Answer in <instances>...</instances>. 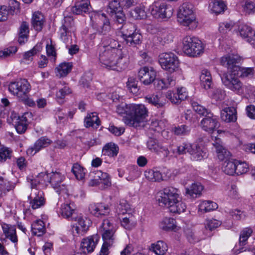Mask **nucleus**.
I'll return each instance as SVG.
<instances>
[{
	"label": "nucleus",
	"instance_id": "nucleus-50",
	"mask_svg": "<svg viewBox=\"0 0 255 255\" xmlns=\"http://www.w3.org/2000/svg\"><path fill=\"white\" fill-rule=\"evenodd\" d=\"M226 6L223 1H215L210 4L211 10L216 13L219 14L223 12Z\"/></svg>",
	"mask_w": 255,
	"mask_h": 255
},
{
	"label": "nucleus",
	"instance_id": "nucleus-59",
	"mask_svg": "<svg viewBox=\"0 0 255 255\" xmlns=\"http://www.w3.org/2000/svg\"><path fill=\"white\" fill-rule=\"evenodd\" d=\"M12 151L8 147L0 146V161L4 162L7 159H10Z\"/></svg>",
	"mask_w": 255,
	"mask_h": 255
},
{
	"label": "nucleus",
	"instance_id": "nucleus-48",
	"mask_svg": "<svg viewBox=\"0 0 255 255\" xmlns=\"http://www.w3.org/2000/svg\"><path fill=\"white\" fill-rule=\"evenodd\" d=\"M130 211V206L127 200H121L116 208V212L119 215H126Z\"/></svg>",
	"mask_w": 255,
	"mask_h": 255
},
{
	"label": "nucleus",
	"instance_id": "nucleus-63",
	"mask_svg": "<svg viewBox=\"0 0 255 255\" xmlns=\"http://www.w3.org/2000/svg\"><path fill=\"white\" fill-rule=\"evenodd\" d=\"M41 50V44H37L32 49L24 53L23 55L24 59L28 60H31L32 59V56L37 52L40 51Z\"/></svg>",
	"mask_w": 255,
	"mask_h": 255
},
{
	"label": "nucleus",
	"instance_id": "nucleus-24",
	"mask_svg": "<svg viewBox=\"0 0 255 255\" xmlns=\"http://www.w3.org/2000/svg\"><path fill=\"white\" fill-rule=\"evenodd\" d=\"M75 221H77L75 229L77 234L79 235H84L89 229L91 224L90 220L85 217L81 216H78L75 218Z\"/></svg>",
	"mask_w": 255,
	"mask_h": 255
},
{
	"label": "nucleus",
	"instance_id": "nucleus-15",
	"mask_svg": "<svg viewBox=\"0 0 255 255\" xmlns=\"http://www.w3.org/2000/svg\"><path fill=\"white\" fill-rule=\"evenodd\" d=\"M156 76V72L151 67H143L139 69L138 73L139 79L145 85L152 83L155 80Z\"/></svg>",
	"mask_w": 255,
	"mask_h": 255
},
{
	"label": "nucleus",
	"instance_id": "nucleus-57",
	"mask_svg": "<svg viewBox=\"0 0 255 255\" xmlns=\"http://www.w3.org/2000/svg\"><path fill=\"white\" fill-rule=\"evenodd\" d=\"M72 171L77 179L81 180L85 176L84 169L78 163H75L73 165Z\"/></svg>",
	"mask_w": 255,
	"mask_h": 255
},
{
	"label": "nucleus",
	"instance_id": "nucleus-53",
	"mask_svg": "<svg viewBox=\"0 0 255 255\" xmlns=\"http://www.w3.org/2000/svg\"><path fill=\"white\" fill-rule=\"evenodd\" d=\"M211 98L216 101H222L226 96L225 91L220 88H215L210 93Z\"/></svg>",
	"mask_w": 255,
	"mask_h": 255
},
{
	"label": "nucleus",
	"instance_id": "nucleus-28",
	"mask_svg": "<svg viewBox=\"0 0 255 255\" xmlns=\"http://www.w3.org/2000/svg\"><path fill=\"white\" fill-rule=\"evenodd\" d=\"M84 125L86 128H98L100 125V121L97 113L93 112L88 114L84 119Z\"/></svg>",
	"mask_w": 255,
	"mask_h": 255
},
{
	"label": "nucleus",
	"instance_id": "nucleus-19",
	"mask_svg": "<svg viewBox=\"0 0 255 255\" xmlns=\"http://www.w3.org/2000/svg\"><path fill=\"white\" fill-rule=\"evenodd\" d=\"M102 44L103 45L102 49L109 50L113 53L117 54L121 53L123 51L121 49V45L118 41L113 39L108 36H104L102 38Z\"/></svg>",
	"mask_w": 255,
	"mask_h": 255
},
{
	"label": "nucleus",
	"instance_id": "nucleus-32",
	"mask_svg": "<svg viewBox=\"0 0 255 255\" xmlns=\"http://www.w3.org/2000/svg\"><path fill=\"white\" fill-rule=\"evenodd\" d=\"M3 234L6 238H9L14 243L17 242V238L16 235V229L14 226L3 224L2 225Z\"/></svg>",
	"mask_w": 255,
	"mask_h": 255
},
{
	"label": "nucleus",
	"instance_id": "nucleus-36",
	"mask_svg": "<svg viewBox=\"0 0 255 255\" xmlns=\"http://www.w3.org/2000/svg\"><path fill=\"white\" fill-rule=\"evenodd\" d=\"M94 27L96 29L97 32L100 35H103L104 36L109 33L111 30L110 21L108 19L103 20L102 23L94 25Z\"/></svg>",
	"mask_w": 255,
	"mask_h": 255
},
{
	"label": "nucleus",
	"instance_id": "nucleus-3",
	"mask_svg": "<svg viewBox=\"0 0 255 255\" xmlns=\"http://www.w3.org/2000/svg\"><path fill=\"white\" fill-rule=\"evenodd\" d=\"M194 11L193 4L189 2L183 3L178 11V22L183 26L189 27V29H193L197 27L198 22L196 20Z\"/></svg>",
	"mask_w": 255,
	"mask_h": 255
},
{
	"label": "nucleus",
	"instance_id": "nucleus-30",
	"mask_svg": "<svg viewBox=\"0 0 255 255\" xmlns=\"http://www.w3.org/2000/svg\"><path fill=\"white\" fill-rule=\"evenodd\" d=\"M145 101L157 108H163L166 105V100L157 95L152 94L145 97Z\"/></svg>",
	"mask_w": 255,
	"mask_h": 255
},
{
	"label": "nucleus",
	"instance_id": "nucleus-41",
	"mask_svg": "<svg viewBox=\"0 0 255 255\" xmlns=\"http://www.w3.org/2000/svg\"><path fill=\"white\" fill-rule=\"evenodd\" d=\"M44 22V16L40 13H35L33 15L32 24L36 31H40L43 28Z\"/></svg>",
	"mask_w": 255,
	"mask_h": 255
},
{
	"label": "nucleus",
	"instance_id": "nucleus-61",
	"mask_svg": "<svg viewBox=\"0 0 255 255\" xmlns=\"http://www.w3.org/2000/svg\"><path fill=\"white\" fill-rule=\"evenodd\" d=\"M130 16L134 19H142L145 16V12L141 6L136 7L130 11Z\"/></svg>",
	"mask_w": 255,
	"mask_h": 255
},
{
	"label": "nucleus",
	"instance_id": "nucleus-11",
	"mask_svg": "<svg viewBox=\"0 0 255 255\" xmlns=\"http://www.w3.org/2000/svg\"><path fill=\"white\" fill-rule=\"evenodd\" d=\"M233 73H224L221 75V78L223 84L230 90L238 94L243 93L244 88L242 82L235 77Z\"/></svg>",
	"mask_w": 255,
	"mask_h": 255
},
{
	"label": "nucleus",
	"instance_id": "nucleus-42",
	"mask_svg": "<svg viewBox=\"0 0 255 255\" xmlns=\"http://www.w3.org/2000/svg\"><path fill=\"white\" fill-rule=\"evenodd\" d=\"M144 176L148 181L151 182H159L163 180L161 173L157 170H146L144 172Z\"/></svg>",
	"mask_w": 255,
	"mask_h": 255
},
{
	"label": "nucleus",
	"instance_id": "nucleus-16",
	"mask_svg": "<svg viewBox=\"0 0 255 255\" xmlns=\"http://www.w3.org/2000/svg\"><path fill=\"white\" fill-rule=\"evenodd\" d=\"M200 124L202 128L204 130L211 133L216 130L219 126V122L216 117L212 113L206 115L202 120Z\"/></svg>",
	"mask_w": 255,
	"mask_h": 255
},
{
	"label": "nucleus",
	"instance_id": "nucleus-34",
	"mask_svg": "<svg viewBox=\"0 0 255 255\" xmlns=\"http://www.w3.org/2000/svg\"><path fill=\"white\" fill-rule=\"evenodd\" d=\"M200 79L201 84L204 89H209L210 88L212 80L211 73L207 69L202 70Z\"/></svg>",
	"mask_w": 255,
	"mask_h": 255
},
{
	"label": "nucleus",
	"instance_id": "nucleus-22",
	"mask_svg": "<svg viewBox=\"0 0 255 255\" xmlns=\"http://www.w3.org/2000/svg\"><path fill=\"white\" fill-rule=\"evenodd\" d=\"M213 143V145L216 148L217 156L219 159L224 161L229 159L231 156L230 152L224 147L223 143L219 138H216Z\"/></svg>",
	"mask_w": 255,
	"mask_h": 255
},
{
	"label": "nucleus",
	"instance_id": "nucleus-62",
	"mask_svg": "<svg viewBox=\"0 0 255 255\" xmlns=\"http://www.w3.org/2000/svg\"><path fill=\"white\" fill-rule=\"evenodd\" d=\"M191 105L195 112L199 115L206 116L210 113L208 112V110L206 108L200 105L197 102L192 101Z\"/></svg>",
	"mask_w": 255,
	"mask_h": 255
},
{
	"label": "nucleus",
	"instance_id": "nucleus-47",
	"mask_svg": "<svg viewBox=\"0 0 255 255\" xmlns=\"http://www.w3.org/2000/svg\"><path fill=\"white\" fill-rule=\"evenodd\" d=\"M222 170L226 174L233 175L236 172V160L230 161L228 159L225 160Z\"/></svg>",
	"mask_w": 255,
	"mask_h": 255
},
{
	"label": "nucleus",
	"instance_id": "nucleus-35",
	"mask_svg": "<svg viewBox=\"0 0 255 255\" xmlns=\"http://www.w3.org/2000/svg\"><path fill=\"white\" fill-rule=\"evenodd\" d=\"M119 151V147L113 142L107 143L103 148L102 153L103 155L109 157H115Z\"/></svg>",
	"mask_w": 255,
	"mask_h": 255
},
{
	"label": "nucleus",
	"instance_id": "nucleus-7",
	"mask_svg": "<svg viewBox=\"0 0 255 255\" xmlns=\"http://www.w3.org/2000/svg\"><path fill=\"white\" fill-rule=\"evenodd\" d=\"M8 89L10 92L16 95L20 100L26 99V95L29 92L31 86L27 80L21 79L10 83Z\"/></svg>",
	"mask_w": 255,
	"mask_h": 255
},
{
	"label": "nucleus",
	"instance_id": "nucleus-6",
	"mask_svg": "<svg viewBox=\"0 0 255 255\" xmlns=\"http://www.w3.org/2000/svg\"><path fill=\"white\" fill-rule=\"evenodd\" d=\"M159 63L164 70L169 73L178 70L179 62L178 57L172 52H165L159 55Z\"/></svg>",
	"mask_w": 255,
	"mask_h": 255
},
{
	"label": "nucleus",
	"instance_id": "nucleus-21",
	"mask_svg": "<svg viewBox=\"0 0 255 255\" xmlns=\"http://www.w3.org/2000/svg\"><path fill=\"white\" fill-rule=\"evenodd\" d=\"M147 146L149 150L156 152L160 156L166 157L169 153L168 149L159 145L155 139L150 138L147 141Z\"/></svg>",
	"mask_w": 255,
	"mask_h": 255
},
{
	"label": "nucleus",
	"instance_id": "nucleus-2",
	"mask_svg": "<svg viewBox=\"0 0 255 255\" xmlns=\"http://www.w3.org/2000/svg\"><path fill=\"white\" fill-rule=\"evenodd\" d=\"M129 108V117L123 119L125 124L136 128L143 126L148 116V110L145 106L143 104H131Z\"/></svg>",
	"mask_w": 255,
	"mask_h": 255
},
{
	"label": "nucleus",
	"instance_id": "nucleus-8",
	"mask_svg": "<svg viewBox=\"0 0 255 255\" xmlns=\"http://www.w3.org/2000/svg\"><path fill=\"white\" fill-rule=\"evenodd\" d=\"M116 230L114 224L109 219L103 220L99 228V232L101 234L104 242L109 245H113L116 240Z\"/></svg>",
	"mask_w": 255,
	"mask_h": 255
},
{
	"label": "nucleus",
	"instance_id": "nucleus-37",
	"mask_svg": "<svg viewBox=\"0 0 255 255\" xmlns=\"http://www.w3.org/2000/svg\"><path fill=\"white\" fill-rule=\"evenodd\" d=\"M29 34L28 24L25 21L22 22L19 27L18 33V42L20 44H24L27 40Z\"/></svg>",
	"mask_w": 255,
	"mask_h": 255
},
{
	"label": "nucleus",
	"instance_id": "nucleus-49",
	"mask_svg": "<svg viewBox=\"0 0 255 255\" xmlns=\"http://www.w3.org/2000/svg\"><path fill=\"white\" fill-rule=\"evenodd\" d=\"M217 208L218 205L216 203L210 201H205L199 205V210L201 212H207L216 209Z\"/></svg>",
	"mask_w": 255,
	"mask_h": 255
},
{
	"label": "nucleus",
	"instance_id": "nucleus-17",
	"mask_svg": "<svg viewBox=\"0 0 255 255\" xmlns=\"http://www.w3.org/2000/svg\"><path fill=\"white\" fill-rule=\"evenodd\" d=\"M97 235L89 236L82 240L81 243L80 249L84 254L93 252L98 242Z\"/></svg>",
	"mask_w": 255,
	"mask_h": 255
},
{
	"label": "nucleus",
	"instance_id": "nucleus-26",
	"mask_svg": "<svg viewBox=\"0 0 255 255\" xmlns=\"http://www.w3.org/2000/svg\"><path fill=\"white\" fill-rule=\"evenodd\" d=\"M237 113L234 107H226L221 111V118L226 123L235 122L237 119Z\"/></svg>",
	"mask_w": 255,
	"mask_h": 255
},
{
	"label": "nucleus",
	"instance_id": "nucleus-18",
	"mask_svg": "<svg viewBox=\"0 0 255 255\" xmlns=\"http://www.w3.org/2000/svg\"><path fill=\"white\" fill-rule=\"evenodd\" d=\"M91 214L97 217L107 216L110 212V209L108 205L102 203H92L89 206Z\"/></svg>",
	"mask_w": 255,
	"mask_h": 255
},
{
	"label": "nucleus",
	"instance_id": "nucleus-25",
	"mask_svg": "<svg viewBox=\"0 0 255 255\" xmlns=\"http://www.w3.org/2000/svg\"><path fill=\"white\" fill-rule=\"evenodd\" d=\"M238 59L236 56L233 55H228L223 56L220 60L221 64L227 67L230 72L233 73L234 75L238 74L235 71L236 67H239L236 65Z\"/></svg>",
	"mask_w": 255,
	"mask_h": 255
},
{
	"label": "nucleus",
	"instance_id": "nucleus-13",
	"mask_svg": "<svg viewBox=\"0 0 255 255\" xmlns=\"http://www.w3.org/2000/svg\"><path fill=\"white\" fill-rule=\"evenodd\" d=\"M75 30L73 20L69 17H65L61 26L59 30L60 39L66 43L71 36L72 32Z\"/></svg>",
	"mask_w": 255,
	"mask_h": 255
},
{
	"label": "nucleus",
	"instance_id": "nucleus-27",
	"mask_svg": "<svg viewBox=\"0 0 255 255\" xmlns=\"http://www.w3.org/2000/svg\"><path fill=\"white\" fill-rule=\"evenodd\" d=\"M91 5L88 0H82L76 2L72 7V12L76 14H80L86 13L90 9Z\"/></svg>",
	"mask_w": 255,
	"mask_h": 255
},
{
	"label": "nucleus",
	"instance_id": "nucleus-39",
	"mask_svg": "<svg viewBox=\"0 0 255 255\" xmlns=\"http://www.w3.org/2000/svg\"><path fill=\"white\" fill-rule=\"evenodd\" d=\"M189 154L191 158L195 160H200L206 155V153L197 144H192V149L190 150Z\"/></svg>",
	"mask_w": 255,
	"mask_h": 255
},
{
	"label": "nucleus",
	"instance_id": "nucleus-31",
	"mask_svg": "<svg viewBox=\"0 0 255 255\" xmlns=\"http://www.w3.org/2000/svg\"><path fill=\"white\" fill-rule=\"evenodd\" d=\"M203 186L199 182L193 183L189 187L186 188V194L192 198H197L201 194Z\"/></svg>",
	"mask_w": 255,
	"mask_h": 255
},
{
	"label": "nucleus",
	"instance_id": "nucleus-9",
	"mask_svg": "<svg viewBox=\"0 0 255 255\" xmlns=\"http://www.w3.org/2000/svg\"><path fill=\"white\" fill-rule=\"evenodd\" d=\"M36 182H37L36 179L32 180V190L30 194L28 197L30 206L33 210L43 207L45 203L44 193L42 191L39 190L36 188V184L35 183Z\"/></svg>",
	"mask_w": 255,
	"mask_h": 255
},
{
	"label": "nucleus",
	"instance_id": "nucleus-64",
	"mask_svg": "<svg viewBox=\"0 0 255 255\" xmlns=\"http://www.w3.org/2000/svg\"><path fill=\"white\" fill-rule=\"evenodd\" d=\"M222 224V222L214 219L207 220L205 222V228L210 231H212L218 227Z\"/></svg>",
	"mask_w": 255,
	"mask_h": 255
},
{
	"label": "nucleus",
	"instance_id": "nucleus-1",
	"mask_svg": "<svg viewBox=\"0 0 255 255\" xmlns=\"http://www.w3.org/2000/svg\"><path fill=\"white\" fill-rule=\"evenodd\" d=\"M157 201L160 206H165L170 212L180 214L184 212L186 205L181 200L178 189L172 186L164 188L158 193Z\"/></svg>",
	"mask_w": 255,
	"mask_h": 255
},
{
	"label": "nucleus",
	"instance_id": "nucleus-51",
	"mask_svg": "<svg viewBox=\"0 0 255 255\" xmlns=\"http://www.w3.org/2000/svg\"><path fill=\"white\" fill-rule=\"evenodd\" d=\"M27 121L26 117L22 116L18 121L15 123V128L18 133L25 132L27 129Z\"/></svg>",
	"mask_w": 255,
	"mask_h": 255
},
{
	"label": "nucleus",
	"instance_id": "nucleus-10",
	"mask_svg": "<svg viewBox=\"0 0 255 255\" xmlns=\"http://www.w3.org/2000/svg\"><path fill=\"white\" fill-rule=\"evenodd\" d=\"M151 14L156 18L170 17L173 14V9L167 5L165 2L157 1L154 2L150 7Z\"/></svg>",
	"mask_w": 255,
	"mask_h": 255
},
{
	"label": "nucleus",
	"instance_id": "nucleus-12",
	"mask_svg": "<svg viewBox=\"0 0 255 255\" xmlns=\"http://www.w3.org/2000/svg\"><path fill=\"white\" fill-rule=\"evenodd\" d=\"M111 185L109 175L106 172H103L101 170L97 171L92 179L89 182L90 186H99V188L104 189Z\"/></svg>",
	"mask_w": 255,
	"mask_h": 255
},
{
	"label": "nucleus",
	"instance_id": "nucleus-52",
	"mask_svg": "<svg viewBox=\"0 0 255 255\" xmlns=\"http://www.w3.org/2000/svg\"><path fill=\"white\" fill-rule=\"evenodd\" d=\"M191 128L190 127L185 125L178 126L172 128V132L177 135H187L190 132Z\"/></svg>",
	"mask_w": 255,
	"mask_h": 255
},
{
	"label": "nucleus",
	"instance_id": "nucleus-5",
	"mask_svg": "<svg viewBox=\"0 0 255 255\" xmlns=\"http://www.w3.org/2000/svg\"><path fill=\"white\" fill-rule=\"evenodd\" d=\"M183 50L186 54L195 57L203 52L204 48L197 38L187 36L183 39Z\"/></svg>",
	"mask_w": 255,
	"mask_h": 255
},
{
	"label": "nucleus",
	"instance_id": "nucleus-33",
	"mask_svg": "<svg viewBox=\"0 0 255 255\" xmlns=\"http://www.w3.org/2000/svg\"><path fill=\"white\" fill-rule=\"evenodd\" d=\"M125 216L120 218L121 223L122 227L127 230H131L136 225L135 217L130 213H127Z\"/></svg>",
	"mask_w": 255,
	"mask_h": 255
},
{
	"label": "nucleus",
	"instance_id": "nucleus-4",
	"mask_svg": "<svg viewBox=\"0 0 255 255\" xmlns=\"http://www.w3.org/2000/svg\"><path fill=\"white\" fill-rule=\"evenodd\" d=\"M119 35L121 36L130 46H135L141 43L142 35L136 31L135 26L131 23H125L119 31Z\"/></svg>",
	"mask_w": 255,
	"mask_h": 255
},
{
	"label": "nucleus",
	"instance_id": "nucleus-45",
	"mask_svg": "<svg viewBox=\"0 0 255 255\" xmlns=\"http://www.w3.org/2000/svg\"><path fill=\"white\" fill-rule=\"evenodd\" d=\"M72 64L70 62H64L60 64L56 68L57 75L60 77L66 76L72 70Z\"/></svg>",
	"mask_w": 255,
	"mask_h": 255
},
{
	"label": "nucleus",
	"instance_id": "nucleus-43",
	"mask_svg": "<svg viewBox=\"0 0 255 255\" xmlns=\"http://www.w3.org/2000/svg\"><path fill=\"white\" fill-rule=\"evenodd\" d=\"M235 71L238 73L236 74L237 76L243 78L252 77L255 74V69L253 67H236Z\"/></svg>",
	"mask_w": 255,
	"mask_h": 255
},
{
	"label": "nucleus",
	"instance_id": "nucleus-38",
	"mask_svg": "<svg viewBox=\"0 0 255 255\" xmlns=\"http://www.w3.org/2000/svg\"><path fill=\"white\" fill-rule=\"evenodd\" d=\"M31 231L33 235L40 237L45 234L46 228L44 222L40 220H36L31 225Z\"/></svg>",
	"mask_w": 255,
	"mask_h": 255
},
{
	"label": "nucleus",
	"instance_id": "nucleus-23",
	"mask_svg": "<svg viewBox=\"0 0 255 255\" xmlns=\"http://www.w3.org/2000/svg\"><path fill=\"white\" fill-rule=\"evenodd\" d=\"M118 58L115 61V67L112 70L122 71L127 69L129 63V57L125 51H122L117 55Z\"/></svg>",
	"mask_w": 255,
	"mask_h": 255
},
{
	"label": "nucleus",
	"instance_id": "nucleus-58",
	"mask_svg": "<svg viewBox=\"0 0 255 255\" xmlns=\"http://www.w3.org/2000/svg\"><path fill=\"white\" fill-rule=\"evenodd\" d=\"M249 170V166L246 162L236 160V172L238 175L246 173Z\"/></svg>",
	"mask_w": 255,
	"mask_h": 255
},
{
	"label": "nucleus",
	"instance_id": "nucleus-46",
	"mask_svg": "<svg viewBox=\"0 0 255 255\" xmlns=\"http://www.w3.org/2000/svg\"><path fill=\"white\" fill-rule=\"evenodd\" d=\"M65 177L58 172H52L50 176L49 182L53 188L59 187V184L62 183Z\"/></svg>",
	"mask_w": 255,
	"mask_h": 255
},
{
	"label": "nucleus",
	"instance_id": "nucleus-44",
	"mask_svg": "<svg viewBox=\"0 0 255 255\" xmlns=\"http://www.w3.org/2000/svg\"><path fill=\"white\" fill-rule=\"evenodd\" d=\"M175 220L171 218H165L160 224V228L166 231H176L177 226Z\"/></svg>",
	"mask_w": 255,
	"mask_h": 255
},
{
	"label": "nucleus",
	"instance_id": "nucleus-60",
	"mask_svg": "<svg viewBox=\"0 0 255 255\" xmlns=\"http://www.w3.org/2000/svg\"><path fill=\"white\" fill-rule=\"evenodd\" d=\"M131 104H127L126 103H122L116 106V112L119 115H129L130 109Z\"/></svg>",
	"mask_w": 255,
	"mask_h": 255
},
{
	"label": "nucleus",
	"instance_id": "nucleus-56",
	"mask_svg": "<svg viewBox=\"0 0 255 255\" xmlns=\"http://www.w3.org/2000/svg\"><path fill=\"white\" fill-rule=\"evenodd\" d=\"M150 128L153 130L156 131L158 132L162 131L164 132V130L165 128V124L163 121H158L156 120H152L150 124Z\"/></svg>",
	"mask_w": 255,
	"mask_h": 255
},
{
	"label": "nucleus",
	"instance_id": "nucleus-20",
	"mask_svg": "<svg viewBox=\"0 0 255 255\" xmlns=\"http://www.w3.org/2000/svg\"><path fill=\"white\" fill-rule=\"evenodd\" d=\"M52 143V141L46 136H42L37 140L33 146L28 148L26 153L29 155H34L41 149L46 147Z\"/></svg>",
	"mask_w": 255,
	"mask_h": 255
},
{
	"label": "nucleus",
	"instance_id": "nucleus-29",
	"mask_svg": "<svg viewBox=\"0 0 255 255\" xmlns=\"http://www.w3.org/2000/svg\"><path fill=\"white\" fill-rule=\"evenodd\" d=\"M75 206L73 203H64L61 205L59 213L63 218H71L72 220L74 218L72 215L75 212Z\"/></svg>",
	"mask_w": 255,
	"mask_h": 255
},
{
	"label": "nucleus",
	"instance_id": "nucleus-40",
	"mask_svg": "<svg viewBox=\"0 0 255 255\" xmlns=\"http://www.w3.org/2000/svg\"><path fill=\"white\" fill-rule=\"evenodd\" d=\"M151 250L157 255H164L167 251V246L162 241H158L151 245Z\"/></svg>",
	"mask_w": 255,
	"mask_h": 255
},
{
	"label": "nucleus",
	"instance_id": "nucleus-54",
	"mask_svg": "<svg viewBox=\"0 0 255 255\" xmlns=\"http://www.w3.org/2000/svg\"><path fill=\"white\" fill-rule=\"evenodd\" d=\"M137 81L133 77H130L128 79L127 82V87L128 91L133 94H136L139 91V87L137 86Z\"/></svg>",
	"mask_w": 255,
	"mask_h": 255
},
{
	"label": "nucleus",
	"instance_id": "nucleus-55",
	"mask_svg": "<svg viewBox=\"0 0 255 255\" xmlns=\"http://www.w3.org/2000/svg\"><path fill=\"white\" fill-rule=\"evenodd\" d=\"M252 232L253 230L250 228H245L241 232L239 239L240 245L244 246L246 244V242L251 236Z\"/></svg>",
	"mask_w": 255,
	"mask_h": 255
},
{
	"label": "nucleus",
	"instance_id": "nucleus-14",
	"mask_svg": "<svg viewBox=\"0 0 255 255\" xmlns=\"http://www.w3.org/2000/svg\"><path fill=\"white\" fill-rule=\"evenodd\" d=\"M118 54L113 53L109 50L101 49L99 59L102 65L109 70H112L115 67L116 58Z\"/></svg>",
	"mask_w": 255,
	"mask_h": 255
}]
</instances>
